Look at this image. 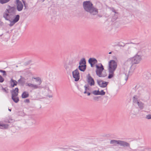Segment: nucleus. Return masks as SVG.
Wrapping results in <instances>:
<instances>
[{
  "instance_id": "1",
  "label": "nucleus",
  "mask_w": 151,
  "mask_h": 151,
  "mask_svg": "<svg viewBox=\"0 0 151 151\" xmlns=\"http://www.w3.org/2000/svg\"><path fill=\"white\" fill-rule=\"evenodd\" d=\"M142 95L144 97L147 99L150 98V94L146 91L144 90L142 88H139L138 90V95H135L133 97V101L136 105H137L140 109H143L144 107V104L138 99L140 96Z\"/></svg>"
},
{
  "instance_id": "2",
  "label": "nucleus",
  "mask_w": 151,
  "mask_h": 151,
  "mask_svg": "<svg viewBox=\"0 0 151 151\" xmlns=\"http://www.w3.org/2000/svg\"><path fill=\"white\" fill-rule=\"evenodd\" d=\"M83 7L84 10L93 16L96 15L98 13V9L94 7L93 4L90 1L83 2Z\"/></svg>"
},
{
  "instance_id": "3",
  "label": "nucleus",
  "mask_w": 151,
  "mask_h": 151,
  "mask_svg": "<svg viewBox=\"0 0 151 151\" xmlns=\"http://www.w3.org/2000/svg\"><path fill=\"white\" fill-rule=\"evenodd\" d=\"M16 8L14 6L8 5L7 8L3 14V17L7 20H12L16 14Z\"/></svg>"
},
{
  "instance_id": "4",
  "label": "nucleus",
  "mask_w": 151,
  "mask_h": 151,
  "mask_svg": "<svg viewBox=\"0 0 151 151\" xmlns=\"http://www.w3.org/2000/svg\"><path fill=\"white\" fill-rule=\"evenodd\" d=\"M117 62L113 60H110L109 62L108 70L109 76L108 78L109 79L113 78L114 76V72L117 67Z\"/></svg>"
},
{
  "instance_id": "5",
  "label": "nucleus",
  "mask_w": 151,
  "mask_h": 151,
  "mask_svg": "<svg viewBox=\"0 0 151 151\" xmlns=\"http://www.w3.org/2000/svg\"><path fill=\"white\" fill-rule=\"evenodd\" d=\"M134 64L132 59L129 58L125 61L124 63L123 68L125 72L128 71L129 73L134 71L135 68L133 66Z\"/></svg>"
},
{
  "instance_id": "6",
  "label": "nucleus",
  "mask_w": 151,
  "mask_h": 151,
  "mask_svg": "<svg viewBox=\"0 0 151 151\" xmlns=\"http://www.w3.org/2000/svg\"><path fill=\"white\" fill-rule=\"evenodd\" d=\"M76 65L75 61L71 59L67 61L64 64V67L67 73H70L74 68Z\"/></svg>"
},
{
  "instance_id": "7",
  "label": "nucleus",
  "mask_w": 151,
  "mask_h": 151,
  "mask_svg": "<svg viewBox=\"0 0 151 151\" xmlns=\"http://www.w3.org/2000/svg\"><path fill=\"white\" fill-rule=\"evenodd\" d=\"M96 75L99 77H104L105 76H103L102 74V72L104 70V67L101 63H99L98 65H96Z\"/></svg>"
},
{
  "instance_id": "8",
  "label": "nucleus",
  "mask_w": 151,
  "mask_h": 151,
  "mask_svg": "<svg viewBox=\"0 0 151 151\" xmlns=\"http://www.w3.org/2000/svg\"><path fill=\"white\" fill-rule=\"evenodd\" d=\"M141 52H138L135 56L133 58L132 61L134 64H137L139 63L142 60Z\"/></svg>"
},
{
  "instance_id": "9",
  "label": "nucleus",
  "mask_w": 151,
  "mask_h": 151,
  "mask_svg": "<svg viewBox=\"0 0 151 151\" xmlns=\"http://www.w3.org/2000/svg\"><path fill=\"white\" fill-rule=\"evenodd\" d=\"M26 86L28 87L29 88L32 90L39 89L40 88V87L38 84H36L32 83H26Z\"/></svg>"
},
{
  "instance_id": "10",
  "label": "nucleus",
  "mask_w": 151,
  "mask_h": 151,
  "mask_svg": "<svg viewBox=\"0 0 151 151\" xmlns=\"http://www.w3.org/2000/svg\"><path fill=\"white\" fill-rule=\"evenodd\" d=\"M15 4L17 6V10L19 12L22 11L23 8V5L22 2L19 0H16Z\"/></svg>"
},
{
  "instance_id": "11",
  "label": "nucleus",
  "mask_w": 151,
  "mask_h": 151,
  "mask_svg": "<svg viewBox=\"0 0 151 151\" xmlns=\"http://www.w3.org/2000/svg\"><path fill=\"white\" fill-rule=\"evenodd\" d=\"M72 74L73 78H75V81H78L80 79L79 73L78 69H76L73 71Z\"/></svg>"
},
{
  "instance_id": "12",
  "label": "nucleus",
  "mask_w": 151,
  "mask_h": 151,
  "mask_svg": "<svg viewBox=\"0 0 151 151\" xmlns=\"http://www.w3.org/2000/svg\"><path fill=\"white\" fill-rule=\"evenodd\" d=\"M97 82L98 85L102 88L106 87L108 83V82H105L100 80H97Z\"/></svg>"
},
{
  "instance_id": "13",
  "label": "nucleus",
  "mask_w": 151,
  "mask_h": 151,
  "mask_svg": "<svg viewBox=\"0 0 151 151\" xmlns=\"http://www.w3.org/2000/svg\"><path fill=\"white\" fill-rule=\"evenodd\" d=\"M87 82L90 86H94L95 82L93 79L88 74L87 76Z\"/></svg>"
},
{
  "instance_id": "14",
  "label": "nucleus",
  "mask_w": 151,
  "mask_h": 151,
  "mask_svg": "<svg viewBox=\"0 0 151 151\" xmlns=\"http://www.w3.org/2000/svg\"><path fill=\"white\" fill-rule=\"evenodd\" d=\"M12 94V97H16L17 96L19 93V89L18 88H16L14 89L11 91Z\"/></svg>"
},
{
  "instance_id": "15",
  "label": "nucleus",
  "mask_w": 151,
  "mask_h": 151,
  "mask_svg": "<svg viewBox=\"0 0 151 151\" xmlns=\"http://www.w3.org/2000/svg\"><path fill=\"white\" fill-rule=\"evenodd\" d=\"M119 145L124 147H129L130 146V144L129 143L121 140H119Z\"/></svg>"
},
{
  "instance_id": "16",
  "label": "nucleus",
  "mask_w": 151,
  "mask_h": 151,
  "mask_svg": "<svg viewBox=\"0 0 151 151\" xmlns=\"http://www.w3.org/2000/svg\"><path fill=\"white\" fill-rule=\"evenodd\" d=\"M35 79L36 80V81L38 83V84H37L39 85H40L42 83V81L41 78L39 77H32V80H33V79Z\"/></svg>"
},
{
  "instance_id": "17",
  "label": "nucleus",
  "mask_w": 151,
  "mask_h": 151,
  "mask_svg": "<svg viewBox=\"0 0 151 151\" xmlns=\"http://www.w3.org/2000/svg\"><path fill=\"white\" fill-rule=\"evenodd\" d=\"M78 68L81 71L84 72L86 68V65H79Z\"/></svg>"
},
{
  "instance_id": "18",
  "label": "nucleus",
  "mask_w": 151,
  "mask_h": 151,
  "mask_svg": "<svg viewBox=\"0 0 151 151\" xmlns=\"http://www.w3.org/2000/svg\"><path fill=\"white\" fill-rule=\"evenodd\" d=\"M29 96V94L28 92L24 91L22 94V98L25 99L27 98Z\"/></svg>"
},
{
  "instance_id": "19",
  "label": "nucleus",
  "mask_w": 151,
  "mask_h": 151,
  "mask_svg": "<svg viewBox=\"0 0 151 151\" xmlns=\"http://www.w3.org/2000/svg\"><path fill=\"white\" fill-rule=\"evenodd\" d=\"M89 63H93V64H95L97 63V60L95 58H90L88 60Z\"/></svg>"
},
{
  "instance_id": "20",
  "label": "nucleus",
  "mask_w": 151,
  "mask_h": 151,
  "mask_svg": "<svg viewBox=\"0 0 151 151\" xmlns=\"http://www.w3.org/2000/svg\"><path fill=\"white\" fill-rule=\"evenodd\" d=\"M11 86L12 87H14V86H17L18 83L15 80L12 79L11 81Z\"/></svg>"
},
{
  "instance_id": "21",
  "label": "nucleus",
  "mask_w": 151,
  "mask_h": 151,
  "mask_svg": "<svg viewBox=\"0 0 151 151\" xmlns=\"http://www.w3.org/2000/svg\"><path fill=\"white\" fill-rule=\"evenodd\" d=\"M119 140H111L110 142V144L111 145H116L117 144L119 145Z\"/></svg>"
},
{
  "instance_id": "22",
  "label": "nucleus",
  "mask_w": 151,
  "mask_h": 151,
  "mask_svg": "<svg viewBox=\"0 0 151 151\" xmlns=\"http://www.w3.org/2000/svg\"><path fill=\"white\" fill-rule=\"evenodd\" d=\"M0 127L1 129H6L8 127V125L7 124H3L0 123Z\"/></svg>"
},
{
  "instance_id": "23",
  "label": "nucleus",
  "mask_w": 151,
  "mask_h": 151,
  "mask_svg": "<svg viewBox=\"0 0 151 151\" xmlns=\"http://www.w3.org/2000/svg\"><path fill=\"white\" fill-rule=\"evenodd\" d=\"M86 61L84 58H82L80 61L79 65H86Z\"/></svg>"
},
{
  "instance_id": "24",
  "label": "nucleus",
  "mask_w": 151,
  "mask_h": 151,
  "mask_svg": "<svg viewBox=\"0 0 151 151\" xmlns=\"http://www.w3.org/2000/svg\"><path fill=\"white\" fill-rule=\"evenodd\" d=\"M19 15H17L15 16V17L14 18L13 21L15 23L17 22L19 20Z\"/></svg>"
},
{
  "instance_id": "25",
  "label": "nucleus",
  "mask_w": 151,
  "mask_h": 151,
  "mask_svg": "<svg viewBox=\"0 0 151 151\" xmlns=\"http://www.w3.org/2000/svg\"><path fill=\"white\" fill-rule=\"evenodd\" d=\"M84 87L85 88V91H89L90 92L91 91V88L88 85L86 84L84 86Z\"/></svg>"
},
{
  "instance_id": "26",
  "label": "nucleus",
  "mask_w": 151,
  "mask_h": 151,
  "mask_svg": "<svg viewBox=\"0 0 151 151\" xmlns=\"http://www.w3.org/2000/svg\"><path fill=\"white\" fill-rule=\"evenodd\" d=\"M12 99L13 101L16 103H17L19 101V98L17 96L16 97H12Z\"/></svg>"
},
{
  "instance_id": "27",
  "label": "nucleus",
  "mask_w": 151,
  "mask_h": 151,
  "mask_svg": "<svg viewBox=\"0 0 151 151\" xmlns=\"http://www.w3.org/2000/svg\"><path fill=\"white\" fill-rule=\"evenodd\" d=\"M24 78H21L18 81V83L19 84H20L21 85H23L24 84V82L23 80V79Z\"/></svg>"
},
{
  "instance_id": "28",
  "label": "nucleus",
  "mask_w": 151,
  "mask_h": 151,
  "mask_svg": "<svg viewBox=\"0 0 151 151\" xmlns=\"http://www.w3.org/2000/svg\"><path fill=\"white\" fill-rule=\"evenodd\" d=\"M92 93L94 95H99V91L95 90L92 92Z\"/></svg>"
},
{
  "instance_id": "29",
  "label": "nucleus",
  "mask_w": 151,
  "mask_h": 151,
  "mask_svg": "<svg viewBox=\"0 0 151 151\" xmlns=\"http://www.w3.org/2000/svg\"><path fill=\"white\" fill-rule=\"evenodd\" d=\"M10 0H0V3L3 4L8 2Z\"/></svg>"
},
{
  "instance_id": "30",
  "label": "nucleus",
  "mask_w": 151,
  "mask_h": 151,
  "mask_svg": "<svg viewBox=\"0 0 151 151\" xmlns=\"http://www.w3.org/2000/svg\"><path fill=\"white\" fill-rule=\"evenodd\" d=\"M105 94V92L103 90H102L100 91H99V95L102 96L104 95Z\"/></svg>"
},
{
  "instance_id": "31",
  "label": "nucleus",
  "mask_w": 151,
  "mask_h": 151,
  "mask_svg": "<svg viewBox=\"0 0 151 151\" xmlns=\"http://www.w3.org/2000/svg\"><path fill=\"white\" fill-rule=\"evenodd\" d=\"M10 21V23L9 24V25L10 27L13 26L15 23L14 22L13 20L11 21V20Z\"/></svg>"
},
{
  "instance_id": "32",
  "label": "nucleus",
  "mask_w": 151,
  "mask_h": 151,
  "mask_svg": "<svg viewBox=\"0 0 151 151\" xmlns=\"http://www.w3.org/2000/svg\"><path fill=\"white\" fill-rule=\"evenodd\" d=\"M146 118L148 119H151V115L149 114L146 115Z\"/></svg>"
},
{
  "instance_id": "33",
  "label": "nucleus",
  "mask_w": 151,
  "mask_h": 151,
  "mask_svg": "<svg viewBox=\"0 0 151 151\" xmlns=\"http://www.w3.org/2000/svg\"><path fill=\"white\" fill-rule=\"evenodd\" d=\"M23 1V3L24 4V7H25V9H26L27 7V4L26 3L25 1Z\"/></svg>"
},
{
  "instance_id": "34",
  "label": "nucleus",
  "mask_w": 151,
  "mask_h": 151,
  "mask_svg": "<svg viewBox=\"0 0 151 151\" xmlns=\"http://www.w3.org/2000/svg\"><path fill=\"white\" fill-rule=\"evenodd\" d=\"M84 94H87V95L88 96H89L90 95L91 93H90V92L89 91H85L83 92Z\"/></svg>"
},
{
  "instance_id": "35",
  "label": "nucleus",
  "mask_w": 151,
  "mask_h": 151,
  "mask_svg": "<svg viewBox=\"0 0 151 151\" xmlns=\"http://www.w3.org/2000/svg\"><path fill=\"white\" fill-rule=\"evenodd\" d=\"M0 72L3 73V76L6 75V71H5L3 70H0Z\"/></svg>"
},
{
  "instance_id": "36",
  "label": "nucleus",
  "mask_w": 151,
  "mask_h": 151,
  "mask_svg": "<svg viewBox=\"0 0 151 151\" xmlns=\"http://www.w3.org/2000/svg\"><path fill=\"white\" fill-rule=\"evenodd\" d=\"M4 81V79L1 76H0V82L2 83Z\"/></svg>"
},
{
  "instance_id": "37",
  "label": "nucleus",
  "mask_w": 151,
  "mask_h": 151,
  "mask_svg": "<svg viewBox=\"0 0 151 151\" xmlns=\"http://www.w3.org/2000/svg\"><path fill=\"white\" fill-rule=\"evenodd\" d=\"M25 102L29 103V99H26L24 100Z\"/></svg>"
},
{
  "instance_id": "38",
  "label": "nucleus",
  "mask_w": 151,
  "mask_h": 151,
  "mask_svg": "<svg viewBox=\"0 0 151 151\" xmlns=\"http://www.w3.org/2000/svg\"><path fill=\"white\" fill-rule=\"evenodd\" d=\"M99 97L100 96H96L94 97L93 99L95 100H96L97 99H98Z\"/></svg>"
},
{
  "instance_id": "39",
  "label": "nucleus",
  "mask_w": 151,
  "mask_h": 151,
  "mask_svg": "<svg viewBox=\"0 0 151 151\" xmlns=\"http://www.w3.org/2000/svg\"><path fill=\"white\" fill-rule=\"evenodd\" d=\"M89 63L90 64V65H91V67H93V65L94 64H93V63Z\"/></svg>"
},
{
  "instance_id": "40",
  "label": "nucleus",
  "mask_w": 151,
  "mask_h": 151,
  "mask_svg": "<svg viewBox=\"0 0 151 151\" xmlns=\"http://www.w3.org/2000/svg\"><path fill=\"white\" fill-rule=\"evenodd\" d=\"M112 11L113 12H114L115 13H116V11H115V10L114 9H113V10H112Z\"/></svg>"
},
{
  "instance_id": "41",
  "label": "nucleus",
  "mask_w": 151,
  "mask_h": 151,
  "mask_svg": "<svg viewBox=\"0 0 151 151\" xmlns=\"http://www.w3.org/2000/svg\"><path fill=\"white\" fill-rule=\"evenodd\" d=\"M97 16L99 17H102L101 16L99 15H98Z\"/></svg>"
},
{
  "instance_id": "42",
  "label": "nucleus",
  "mask_w": 151,
  "mask_h": 151,
  "mask_svg": "<svg viewBox=\"0 0 151 151\" xmlns=\"http://www.w3.org/2000/svg\"><path fill=\"white\" fill-rule=\"evenodd\" d=\"M10 120H11L12 121L13 120L12 119H10V120H9V122H9H9H11V121H10Z\"/></svg>"
},
{
  "instance_id": "43",
  "label": "nucleus",
  "mask_w": 151,
  "mask_h": 151,
  "mask_svg": "<svg viewBox=\"0 0 151 151\" xmlns=\"http://www.w3.org/2000/svg\"><path fill=\"white\" fill-rule=\"evenodd\" d=\"M4 91H5V92H6V93H7V91H6V90L5 89H4Z\"/></svg>"
},
{
  "instance_id": "44",
  "label": "nucleus",
  "mask_w": 151,
  "mask_h": 151,
  "mask_svg": "<svg viewBox=\"0 0 151 151\" xmlns=\"http://www.w3.org/2000/svg\"><path fill=\"white\" fill-rule=\"evenodd\" d=\"M128 79V77H127V78L125 79V80H127Z\"/></svg>"
},
{
  "instance_id": "45",
  "label": "nucleus",
  "mask_w": 151,
  "mask_h": 151,
  "mask_svg": "<svg viewBox=\"0 0 151 151\" xmlns=\"http://www.w3.org/2000/svg\"><path fill=\"white\" fill-rule=\"evenodd\" d=\"M109 54H111V52H109Z\"/></svg>"
},
{
  "instance_id": "46",
  "label": "nucleus",
  "mask_w": 151,
  "mask_h": 151,
  "mask_svg": "<svg viewBox=\"0 0 151 151\" xmlns=\"http://www.w3.org/2000/svg\"><path fill=\"white\" fill-rule=\"evenodd\" d=\"M9 110L10 111H11V110L10 109H9Z\"/></svg>"
},
{
  "instance_id": "47",
  "label": "nucleus",
  "mask_w": 151,
  "mask_h": 151,
  "mask_svg": "<svg viewBox=\"0 0 151 151\" xmlns=\"http://www.w3.org/2000/svg\"><path fill=\"white\" fill-rule=\"evenodd\" d=\"M16 67H18V66H17H17H16Z\"/></svg>"
}]
</instances>
